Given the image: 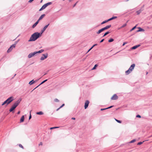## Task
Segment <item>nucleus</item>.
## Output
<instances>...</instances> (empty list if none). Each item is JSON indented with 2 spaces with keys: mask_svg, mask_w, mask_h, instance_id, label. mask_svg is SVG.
I'll use <instances>...</instances> for the list:
<instances>
[{
  "mask_svg": "<svg viewBox=\"0 0 152 152\" xmlns=\"http://www.w3.org/2000/svg\"><path fill=\"white\" fill-rule=\"evenodd\" d=\"M24 119H25L24 116L23 115L21 117L20 119V122L21 123V122H23L24 121Z\"/></svg>",
  "mask_w": 152,
  "mask_h": 152,
  "instance_id": "obj_16",
  "label": "nucleus"
},
{
  "mask_svg": "<svg viewBox=\"0 0 152 152\" xmlns=\"http://www.w3.org/2000/svg\"><path fill=\"white\" fill-rule=\"evenodd\" d=\"M129 0H127L126 1H129Z\"/></svg>",
  "mask_w": 152,
  "mask_h": 152,
  "instance_id": "obj_57",
  "label": "nucleus"
},
{
  "mask_svg": "<svg viewBox=\"0 0 152 152\" xmlns=\"http://www.w3.org/2000/svg\"><path fill=\"white\" fill-rule=\"evenodd\" d=\"M59 128L58 127L56 126V127H51L50 128V129H54L55 128Z\"/></svg>",
  "mask_w": 152,
  "mask_h": 152,
  "instance_id": "obj_37",
  "label": "nucleus"
},
{
  "mask_svg": "<svg viewBox=\"0 0 152 152\" xmlns=\"http://www.w3.org/2000/svg\"><path fill=\"white\" fill-rule=\"evenodd\" d=\"M42 145V142H40V144H39V145Z\"/></svg>",
  "mask_w": 152,
  "mask_h": 152,
  "instance_id": "obj_52",
  "label": "nucleus"
},
{
  "mask_svg": "<svg viewBox=\"0 0 152 152\" xmlns=\"http://www.w3.org/2000/svg\"><path fill=\"white\" fill-rule=\"evenodd\" d=\"M47 7L46 5L45 4L44 5H43L42 7H41V8L39 10V11H41L42 10H44L45 9L46 7Z\"/></svg>",
  "mask_w": 152,
  "mask_h": 152,
  "instance_id": "obj_12",
  "label": "nucleus"
},
{
  "mask_svg": "<svg viewBox=\"0 0 152 152\" xmlns=\"http://www.w3.org/2000/svg\"><path fill=\"white\" fill-rule=\"evenodd\" d=\"M72 120H75V118H74V117H72Z\"/></svg>",
  "mask_w": 152,
  "mask_h": 152,
  "instance_id": "obj_50",
  "label": "nucleus"
},
{
  "mask_svg": "<svg viewBox=\"0 0 152 152\" xmlns=\"http://www.w3.org/2000/svg\"><path fill=\"white\" fill-rule=\"evenodd\" d=\"M36 114H37V115H42L43 114V113L42 112V111H40V112H37L36 113Z\"/></svg>",
  "mask_w": 152,
  "mask_h": 152,
  "instance_id": "obj_25",
  "label": "nucleus"
},
{
  "mask_svg": "<svg viewBox=\"0 0 152 152\" xmlns=\"http://www.w3.org/2000/svg\"><path fill=\"white\" fill-rule=\"evenodd\" d=\"M45 16V15L44 14L43 15H42L39 18V19H38V20L39 21L40 20L42 19Z\"/></svg>",
  "mask_w": 152,
  "mask_h": 152,
  "instance_id": "obj_15",
  "label": "nucleus"
},
{
  "mask_svg": "<svg viewBox=\"0 0 152 152\" xmlns=\"http://www.w3.org/2000/svg\"><path fill=\"white\" fill-rule=\"evenodd\" d=\"M78 2V1H77L73 6V7H75V6L77 4V3Z\"/></svg>",
  "mask_w": 152,
  "mask_h": 152,
  "instance_id": "obj_45",
  "label": "nucleus"
},
{
  "mask_svg": "<svg viewBox=\"0 0 152 152\" xmlns=\"http://www.w3.org/2000/svg\"><path fill=\"white\" fill-rule=\"evenodd\" d=\"M137 28L138 29V30L136 31V32L140 31H145L144 29L140 27H138Z\"/></svg>",
  "mask_w": 152,
  "mask_h": 152,
  "instance_id": "obj_11",
  "label": "nucleus"
},
{
  "mask_svg": "<svg viewBox=\"0 0 152 152\" xmlns=\"http://www.w3.org/2000/svg\"><path fill=\"white\" fill-rule=\"evenodd\" d=\"M35 81L34 80H32L30 81V82L29 83V84L30 85H32L33 84H34L35 83Z\"/></svg>",
  "mask_w": 152,
  "mask_h": 152,
  "instance_id": "obj_19",
  "label": "nucleus"
},
{
  "mask_svg": "<svg viewBox=\"0 0 152 152\" xmlns=\"http://www.w3.org/2000/svg\"><path fill=\"white\" fill-rule=\"evenodd\" d=\"M115 120L118 123H121V121H120V120H118L117 119H115Z\"/></svg>",
  "mask_w": 152,
  "mask_h": 152,
  "instance_id": "obj_35",
  "label": "nucleus"
},
{
  "mask_svg": "<svg viewBox=\"0 0 152 152\" xmlns=\"http://www.w3.org/2000/svg\"><path fill=\"white\" fill-rule=\"evenodd\" d=\"M107 109H106V108H102L101 109V111H102V110H106Z\"/></svg>",
  "mask_w": 152,
  "mask_h": 152,
  "instance_id": "obj_46",
  "label": "nucleus"
},
{
  "mask_svg": "<svg viewBox=\"0 0 152 152\" xmlns=\"http://www.w3.org/2000/svg\"><path fill=\"white\" fill-rule=\"evenodd\" d=\"M22 100L21 98L19 99L17 101H16L12 106L11 107L9 110L10 112H12L15 108L19 104Z\"/></svg>",
  "mask_w": 152,
  "mask_h": 152,
  "instance_id": "obj_2",
  "label": "nucleus"
},
{
  "mask_svg": "<svg viewBox=\"0 0 152 152\" xmlns=\"http://www.w3.org/2000/svg\"><path fill=\"white\" fill-rule=\"evenodd\" d=\"M48 54L47 53L45 54H42V56L40 58V59L41 60H43L47 58L48 57Z\"/></svg>",
  "mask_w": 152,
  "mask_h": 152,
  "instance_id": "obj_5",
  "label": "nucleus"
},
{
  "mask_svg": "<svg viewBox=\"0 0 152 152\" xmlns=\"http://www.w3.org/2000/svg\"><path fill=\"white\" fill-rule=\"evenodd\" d=\"M144 6H143L140 10L136 11V12L137 15H139L142 11L143 10V9L142 8Z\"/></svg>",
  "mask_w": 152,
  "mask_h": 152,
  "instance_id": "obj_10",
  "label": "nucleus"
},
{
  "mask_svg": "<svg viewBox=\"0 0 152 152\" xmlns=\"http://www.w3.org/2000/svg\"><path fill=\"white\" fill-rule=\"evenodd\" d=\"M18 42V41H16L15 42V44H16V45L17 44V43Z\"/></svg>",
  "mask_w": 152,
  "mask_h": 152,
  "instance_id": "obj_53",
  "label": "nucleus"
},
{
  "mask_svg": "<svg viewBox=\"0 0 152 152\" xmlns=\"http://www.w3.org/2000/svg\"><path fill=\"white\" fill-rule=\"evenodd\" d=\"M16 75V74H15V75H14V77H12V78H14V77Z\"/></svg>",
  "mask_w": 152,
  "mask_h": 152,
  "instance_id": "obj_54",
  "label": "nucleus"
},
{
  "mask_svg": "<svg viewBox=\"0 0 152 152\" xmlns=\"http://www.w3.org/2000/svg\"><path fill=\"white\" fill-rule=\"evenodd\" d=\"M31 118V111L30 112V115L29 117V119L30 120Z\"/></svg>",
  "mask_w": 152,
  "mask_h": 152,
  "instance_id": "obj_38",
  "label": "nucleus"
},
{
  "mask_svg": "<svg viewBox=\"0 0 152 152\" xmlns=\"http://www.w3.org/2000/svg\"><path fill=\"white\" fill-rule=\"evenodd\" d=\"M46 74H45L44 75H45Z\"/></svg>",
  "mask_w": 152,
  "mask_h": 152,
  "instance_id": "obj_60",
  "label": "nucleus"
},
{
  "mask_svg": "<svg viewBox=\"0 0 152 152\" xmlns=\"http://www.w3.org/2000/svg\"><path fill=\"white\" fill-rule=\"evenodd\" d=\"M98 65L97 64H96L94 66L93 68L92 69V70H94L96 69V67L98 66Z\"/></svg>",
  "mask_w": 152,
  "mask_h": 152,
  "instance_id": "obj_30",
  "label": "nucleus"
},
{
  "mask_svg": "<svg viewBox=\"0 0 152 152\" xmlns=\"http://www.w3.org/2000/svg\"><path fill=\"white\" fill-rule=\"evenodd\" d=\"M89 103V101L88 100H87L86 101L84 105V107L85 109H86L88 107Z\"/></svg>",
  "mask_w": 152,
  "mask_h": 152,
  "instance_id": "obj_8",
  "label": "nucleus"
},
{
  "mask_svg": "<svg viewBox=\"0 0 152 152\" xmlns=\"http://www.w3.org/2000/svg\"><path fill=\"white\" fill-rule=\"evenodd\" d=\"M127 25L126 23L124 24H123L121 27H120L119 29H121L122 28H124Z\"/></svg>",
  "mask_w": 152,
  "mask_h": 152,
  "instance_id": "obj_26",
  "label": "nucleus"
},
{
  "mask_svg": "<svg viewBox=\"0 0 152 152\" xmlns=\"http://www.w3.org/2000/svg\"><path fill=\"white\" fill-rule=\"evenodd\" d=\"M136 117L137 118H140L141 116L139 115H137L136 116Z\"/></svg>",
  "mask_w": 152,
  "mask_h": 152,
  "instance_id": "obj_42",
  "label": "nucleus"
},
{
  "mask_svg": "<svg viewBox=\"0 0 152 152\" xmlns=\"http://www.w3.org/2000/svg\"><path fill=\"white\" fill-rule=\"evenodd\" d=\"M44 51V50L43 49H41L40 50H39V51H37V53H42V52H43Z\"/></svg>",
  "mask_w": 152,
  "mask_h": 152,
  "instance_id": "obj_29",
  "label": "nucleus"
},
{
  "mask_svg": "<svg viewBox=\"0 0 152 152\" xmlns=\"http://www.w3.org/2000/svg\"><path fill=\"white\" fill-rule=\"evenodd\" d=\"M136 27V26H135L131 30H130V31L131 32L133 30H134Z\"/></svg>",
  "mask_w": 152,
  "mask_h": 152,
  "instance_id": "obj_33",
  "label": "nucleus"
},
{
  "mask_svg": "<svg viewBox=\"0 0 152 152\" xmlns=\"http://www.w3.org/2000/svg\"><path fill=\"white\" fill-rule=\"evenodd\" d=\"M49 24V23L48 25H46L42 29V30H41V32H40L41 33H42H42L45 30L48 28Z\"/></svg>",
  "mask_w": 152,
  "mask_h": 152,
  "instance_id": "obj_6",
  "label": "nucleus"
},
{
  "mask_svg": "<svg viewBox=\"0 0 152 152\" xmlns=\"http://www.w3.org/2000/svg\"><path fill=\"white\" fill-rule=\"evenodd\" d=\"M69 2H71L72 1V0H69Z\"/></svg>",
  "mask_w": 152,
  "mask_h": 152,
  "instance_id": "obj_55",
  "label": "nucleus"
},
{
  "mask_svg": "<svg viewBox=\"0 0 152 152\" xmlns=\"http://www.w3.org/2000/svg\"><path fill=\"white\" fill-rule=\"evenodd\" d=\"M19 146L21 148H23V146L21 144H19Z\"/></svg>",
  "mask_w": 152,
  "mask_h": 152,
  "instance_id": "obj_44",
  "label": "nucleus"
},
{
  "mask_svg": "<svg viewBox=\"0 0 152 152\" xmlns=\"http://www.w3.org/2000/svg\"><path fill=\"white\" fill-rule=\"evenodd\" d=\"M52 4V2H49L47 3H46L45 4L46 5V7H47L49 5L51 4Z\"/></svg>",
  "mask_w": 152,
  "mask_h": 152,
  "instance_id": "obj_27",
  "label": "nucleus"
},
{
  "mask_svg": "<svg viewBox=\"0 0 152 152\" xmlns=\"http://www.w3.org/2000/svg\"><path fill=\"white\" fill-rule=\"evenodd\" d=\"M13 100V97L12 96L8 98L4 102L1 104L2 106H3L5 104H7V105Z\"/></svg>",
  "mask_w": 152,
  "mask_h": 152,
  "instance_id": "obj_3",
  "label": "nucleus"
},
{
  "mask_svg": "<svg viewBox=\"0 0 152 152\" xmlns=\"http://www.w3.org/2000/svg\"><path fill=\"white\" fill-rule=\"evenodd\" d=\"M111 25H110L108 26H107L101 29H100L98 31L96 32V34H99L101 32H102L104 31L107 29L111 27Z\"/></svg>",
  "mask_w": 152,
  "mask_h": 152,
  "instance_id": "obj_4",
  "label": "nucleus"
},
{
  "mask_svg": "<svg viewBox=\"0 0 152 152\" xmlns=\"http://www.w3.org/2000/svg\"><path fill=\"white\" fill-rule=\"evenodd\" d=\"M16 46V44H14L12 45L11 46V47H12V48H15Z\"/></svg>",
  "mask_w": 152,
  "mask_h": 152,
  "instance_id": "obj_36",
  "label": "nucleus"
},
{
  "mask_svg": "<svg viewBox=\"0 0 152 152\" xmlns=\"http://www.w3.org/2000/svg\"><path fill=\"white\" fill-rule=\"evenodd\" d=\"M140 46V45L134 46L132 47V49H136L138 47H139Z\"/></svg>",
  "mask_w": 152,
  "mask_h": 152,
  "instance_id": "obj_17",
  "label": "nucleus"
},
{
  "mask_svg": "<svg viewBox=\"0 0 152 152\" xmlns=\"http://www.w3.org/2000/svg\"><path fill=\"white\" fill-rule=\"evenodd\" d=\"M48 80V79H46V80H44V81H42L38 86L37 87H36L34 89H34H35V88H37L38 87H39V86H40V85L43 84V83H45V82H46Z\"/></svg>",
  "mask_w": 152,
  "mask_h": 152,
  "instance_id": "obj_13",
  "label": "nucleus"
},
{
  "mask_svg": "<svg viewBox=\"0 0 152 152\" xmlns=\"http://www.w3.org/2000/svg\"><path fill=\"white\" fill-rule=\"evenodd\" d=\"M104 40V39H102L100 41V43H101V42H102Z\"/></svg>",
  "mask_w": 152,
  "mask_h": 152,
  "instance_id": "obj_48",
  "label": "nucleus"
},
{
  "mask_svg": "<svg viewBox=\"0 0 152 152\" xmlns=\"http://www.w3.org/2000/svg\"><path fill=\"white\" fill-rule=\"evenodd\" d=\"M34 56L33 54L32 53H30L28 56V58H31Z\"/></svg>",
  "mask_w": 152,
  "mask_h": 152,
  "instance_id": "obj_18",
  "label": "nucleus"
},
{
  "mask_svg": "<svg viewBox=\"0 0 152 152\" xmlns=\"http://www.w3.org/2000/svg\"><path fill=\"white\" fill-rule=\"evenodd\" d=\"M39 21L37 20L32 26V27L34 28L39 23Z\"/></svg>",
  "mask_w": 152,
  "mask_h": 152,
  "instance_id": "obj_14",
  "label": "nucleus"
},
{
  "mask_svg": "<svg viewBox=\"0 0 152 152\" xmlns=\"http://www.w3.org/2000/svg\"><path fill=\"white\" fill-rule=\"evenodd\" d=\"M114 39H113V38H110V39L108 40V41L109 42H113L114 41Z\"/></svg>",
  "mask_w": 152,
  "mask_h": 152,
  "instance_id": "obj_31",
  "label": "nucleus"
},
{
  "mask_svg": "<svg viewBox=\"0 0 152 152\" xmlns=\"http://www.w3.org/2000/svg\"><path fill=\"white\" fill-rule=\"evenodd\" d=\"M32 53L33 54L34 56L36 54H37V51H35L33 53Z\"/></svg>",
  "mask_w": 152,
  "mask_h": 152,
  "instance_id": "obj_40",
  "label": "nucleus"
},
{
  "mask_svg": "<svg viewBox=\"0 0 152 152\" xmlns=\"http://www.w3.org/2000/svg\"><path fill=\"white\" fill-rule=\"evenodd\" d=\"M118 98V96L116 94H114L111 98L112 100H116Z\"/></svg>",
  "mask_w": 152,
  "mask_h": 152,
  "instance_id": "obj_7",
  "label": "nucleus"
},
{
  "mask_svg": "<svg viewBox=\"0 0 152 152\" xmlns=\"http://www.w3.org/2000/svg\"><path fill=\"white\" fill-rule=\"evenodd\" d=\"M127 43L126 42H124V43H123V44L122 45L123 46H124V45L126 44Z\"/></svg>",
  "mask_w": 152,
  "mask_h": 152,
  "instance_id": "obj_49",
  "label": "nucleus"
},
{
  "mask_svg": "<svg viewBox=\"0 0 152 152\" xmlns=\"http://www.w3.org/2000/svg\"><path fill=\"white\" fill-rule=\"evenodd\" d=\"M135 141H136L135 139H133V140H131V141H130L129 143H132L134 142Z\"/></svg>",
  "mask_w": 152,
  "mask_h": 152,
  "instance_id": "obj_34",
  "label": "nucleus"
},
{
  "mask_svg": "<svg viewBox=\"0 0 152 152\" xmlns=\"http://www.w3.org/2000/svg\"><path fill=\"white\" fill-rule=\"evenodd\" d=\"M34 0H30L28 1L29 3H31Z\"/></svg>",
  "mask_w": 152,
  "mask_h": 152,
  "instance_id": "obj_47",
  "label": "nucleus"
},
{
  "mask_svg": "<svg viewBox=\"0 0 152 152\" xmlns=\"http://www.w3.org/2000/svg\"><path fill=\"white\" fill-rule=\"evenodd\" d=\"M2 58L0 60V61H1V59H2Z\"/></svg>",
  "mask_w": 152,
  "mask_h": 152,
  "instance_id": "obj_59",
  "label": "nucleus"
},
{
  "mask_svg": "<svg viewBox=\"0 0 152 152\" xmlns=\"http://www.w3.org/2000/svg\"><path fill=\"white\" fill-rule=\"evenodd\" d=\"M110 33V32L109 31H107L104 34V35L102 37H104V36H106L107 35L109 34Z\"/></svg>",
  "mask_w": 152,
  "mask_h": 152,
  "instance_id": "obj_24",
  "label": "nucleus"
},
{
  "mask_svg": "<svg viewBox=\"0 0 152 152\" xmlns=\"http://www.w3.org/2000/svg\"><path fill=\"white\" fill-rule=\"evenodd\" d=\"M132 71H130V69H129L127 70L126 71V74L127 75H128Z\"/></svg>",
  "mask_w": 152,
  "mask_h": 152,
  "instance_id": "obj_23",
  "label": "nucleus"
},
{
  "mask_svg": "<svg viewBox=\"0 0 152 152\" xmlns=\"http://www.w3.org/2000/svg\"><path fill=\"white\" fill-rule=\"evenodd\" d=\"M148 74V72H146V74Z\"/></svg>",
  "mask_w": 152,
  "mask_h": 152,
  "instance_id": "obj_58",
  "label": "nucleus"
},
{
  "mask_svg": "<svg viewBox=\"0 0 152 152\" xmlns=\"http://www.w3.org/2000/svg\"><path fill=\"white\" fill-rule=\"evenodd\" d=\"M54 101L56 102H59V100L57 99H54Z\"/></svg>",
  "mask_w": 152,
  "mask_h": 152,
  "instance_id": "obj_39",
  "label": "nucleus"
},
{
  "mask_svg": "<svg viewBox=\"0 0 152 152\" xmlns=\"http://www.w3.org/2000/svg\"><path fill=\"white\" fill-rule=\"evenodd\" d=\"M143 143V142H139L137 144V145H141V144H142Z\"/></svg>",
  "mask_w": 152,
  "mask_h": 152,
  "instance_id": "obj_43",
  "label": "nucleus"
},
{
  "mask_svg": "<svg viewBox=\"0 0 152 152\" xmlns=\"http://www.w3.org/2000/svg\"><path fill=\"white\" fill-rule=\"evenodd\" d=\"M12 48L10 46V48L7 50V53H9L12 50Z\"/></svg>",
  "mask_w": 152,
  "mask_h": 152,
  "instance_id": "obj_22",
  "label": "nucleus"
},
{
  "mask_svg": "<svg viewBox=\"0 0 152 152\" xmlns=\"http://www.w3.org/2000/svg\"><path fill=\"white\" fill-rule=\"evenodd\" d=\"M42 34L40 32H36L33 34L31 36L28 42L34 41L41 37Z\"/></svg>",
  "mask_w": 152,
  "mask_h": 152,
  "instance_id": "obj_1",
  "label": "nucleus"
},
{
  "mask_svg": "<svg viewBox=\"0 0 152 152\" xmlns=\"http://www.w3.org/2000/svg\"><path fill=\"white\" fill-rule=\"evenodd\" d=\"M113 106H113V105L111 106H110V107H108L106 108V109H110V108H112V107H113Z\"/></svg>",
  "mask_w": 152,
  "mask_h": 152,
  "instance_id": "obj_41",
  "label": "nucleus"
},
{
  "mask_svg": "<svg viewBox=\"0 0 152 152\" xmlns=\"http://www.w3.org/2000/svg\"><path fill=\"white\" fill-rule=\"evenodd\" d=\"M108 21V20H106L103 21L101 23V24H103Z\"/></svg>",
  "mask_w": 152,
  "mask_h": 152,
  "instance_id": "obj_28",
  "label": "nucleus"
},
{
  "mask_svg": "<svg viewBox=\"0 0 152 152\" xmlns=\"http://www.w3.org/2000/svg\"><path fill=\"white\" fill-rule=\"evenodd\" d=\"M135 66V64H132L130 67L129 69H130V71H132L134 69V68Z\"/></svg>",
  "mask_w": 152,
  "mask_h": 152,
  "instance_id": "obj_9",
  "label": "nucleus"
},
{
  "mask_svg": "<svg viewBox=\"0 0 152 152\" xmlns=\"http://www.w3.org/2000/svg\"><path fill=\"white\" fill-rule=\"evenodd\" d=\"M97 45V44H94L88 50V51L86 53H87L88 52L91 50L95 46H96Z\"/></svg>",
  "mask_w": 152,
  "mask_h": 152,
  "instance_id": "obj_20",
  "label": "nucleus"
},
{
  "mask_svg": "<svg viewBox=\"0 0 152 152\" xmlns=\"http://www.w3.org/2000/svg\"><path fill=\"white\" fill-rule=\"evenodd\" d=\"M117 18V17L116 16H113L112 18H110V19H108V21H110V20H113L114 19H115L116 18Z\"/></svg>",
  "mask_w": 152,
  "mask_h": 152,
  "instance_id": "obj_21",
  "label": "nucleus"
},
{
  "mask_svg": "<svg viewBox=\"0 0 152 152\" xmlns=\"http://www.w3.org/2000/svg\"><path fill=\"white\" fill-rule=\"evenodd\" d=\"M64 104H63L59 108H58V109H57L56 110L57 111H58V110L60 108H61V107H63L64 106Z\"/></svg>",
  "mask_w": 152,
  "mask_h": 152,
  "instance_id": "obj_32",
  "label": "nucleus"
},
{
  "mask_svg": "<svg viewBox=\"0 0 152 152\" xmlns=\"http://www.w3.org/2000/svg\"><path fill=\"white\" fill-rule=\"evenodd\" d=\"M42 0H41V1H40V3L42 2Z\"/></svg>",
  "mask_w": 152,
  "mask_h": 152,
  "instance_id": "obj_56",
  "label": "nucleus"
},
{
  "mask_svg": "<svg viewBox=\"0 0 152 152\" xmlns=\"http://www.w3.org/2000/svg\"><path fill=\"white\" fill-rule=\"evenodd\" d=\"M20 111H19L18 113H17V114H20Z\"/></svg>",
  "mask_w": 152,
  "mask_h": 152,
  "instance_id": "obj_51",
  "label": "nucleus"
}]
</instances>
